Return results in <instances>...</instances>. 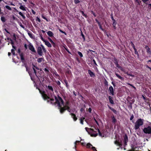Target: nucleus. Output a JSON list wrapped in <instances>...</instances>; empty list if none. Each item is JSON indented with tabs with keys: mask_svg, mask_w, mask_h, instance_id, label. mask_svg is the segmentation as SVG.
I'll use <instances>...</instances> for the list:
<instances>
[{
	"mask_svg": "<svg viewBox=\"0 0 151 151\" xmlns=\"http://www.w3.org/2000/svg\"><path fill=\"white\" fill-rule=\"evenodd\" d=\"M45 93V92L44 91L41 93L43 99L44 100H47L48 103H50L52 105L55 104V103H54V99L53 98H50L47 96Z\"/></svg>",
	"mask_w": 151,
	"mask_h": 151,
	"instance_id": "obj_1",
	"label": "nucleus"
},
{
	"mask_svg": "<svg viewBox=\"0 0 151 151\" xmlns=\"http://www.w3.org/2000/svg\"><path fill=\"white\" fill-rule=\"evenodd\" d=\"M41 47L40 46L38 47L37 49V52L38 55L40 56H42L43 55L42 50L44 52L46 53V50L42 45H41Z\"/></svg>",
	"mask_w": 151,
	"mask_h": 151,
	"instance_id": "obj_2",
	"label": "nucleus"
},
{
	"mask_svg": "<svg viewBox=\"0 0 151 151\" xmlns=\"http://www.w3.org/2000/svg\"><path fill=\"white\" fill-rule=\"evenodd\" d=\"M144 119L140 118L137 120L135 123L134 125L135 129L136 130L139 129V127L143 124Z\"/></svg>",
	"mask_w": 151,
	"mask_h": 151,
	"instance_id": "obj_3",
	"label": "nucleus"
},
{
	"mask_svg": "<svg viewBox=\"0 0 151 151\" xmlns=\"http://www.w3.org/2000/svg\"><path fill=\"white\" fill-rule=\"evenodd\" d=\"M54 97L56 101L55 102H54V103H55V105L56 104H58L61 103V104H62L63 105H64V101L60 96H58V99L56 96H54Z\"/></svg>",
	"mask_w": 151,
	"mask_h": 151,
	"instance_id": "obj_4",
	"label": "nucleus"
},
{
	"mask_svg": "<svg viewBox=\"0 0 151 151\" xmlns=\"http://www.w3.org/2000/svg\"><path fill=\"white\" fill-rule=\"evenodd\" d=\"M143 132L146 134H151V127L150 126H148L147 127L144 128L143 129Z\"/></svg>",
	"mask_w": 151,
	"mask_h": 151,
	"instance_id": "obj_5",
	"label": "nucleus"
},
{
	"mask_svg": "<svg viewBox=\"0 0 151 151\" xmlns=\"http://www.w3.org/2000/svg\"><path fill=\"white\" fill-rule=\"evenodd\" d=\"M28 48L33 53H36L37 52L35 49L33 45L31 44H29L28 45Z\"/></svg>",
	"mask_w": 151,
	"mask_h": 151,
	"instance_id": "obj_6",
	"label": "nucleus"
},
{
	"mask_svg": "<svg viewBox=\"0 0 151 151\" xmlns=\"http://www.w3.org/2000/svg\"><path fill=\"white\" fill-rule=\"evenodd\" d=\"M109 94L112 96L114 95V89L113 87L111 86L109 88Z\"/></svg>",
	"mask_w": 151,
	"mask_h": 151,
	"instance_id": "obj_7",
	"label": "nucleus"
},
{
	"mask_svg": "<svg viewBox=\"0 0 151 151\" xmlns=\"http://www.w3.org/2000/svg\"><path fill=\"white\" fill-rule=\"evenodd\" d=\"M114 143L115 144L121 147L122 145V142H119V141L117 140H116L114 142ZM121 149H122V147H121Z\"/></svg>",
	"mask_w": 151,
	"mask_h": 151,
	"instance_id": "obj_8",
	"label": "nucleus"
},
{
	"mask_svg": "<svg viewBox=\"0 0 151 151\" xmlns=\"http://www.w3.org/2000/svg\"><path fill=\"white\" fill-rule=\"evenodd\" d=\"M145 48L146 50L147 53L150 55H151V50L150 48L147 45L145 46Z\"/></svg>",
	"mask_w": 151,
	"mask_h": 151,
	"instance_id": "obj_9",
	"label": "nucleus"
},
{
	"mask_svg": "<svg viewBox=\"0 0 151 151\" xmlns=\"http://www.w3.org/2000/svg\"><path fill=\"white\" fill-rule=\"evenodd\" d=\"M70 115L71 116V117L72 118L74 121H76L77 119V118L76 117V115L73 113H70Z\"/></svg>",
	"mask_w": 151,
	"mask_h": 151,
	"instance_id": "obj_10",
	"label": "nucleus"
},
{
	"mask_svg": "<svg viewBox=\"0 0 151 151\" xmlns=\"http://www.w3.org/2000/svg\"><path fill=\"white\" fill-rule=\"evenodd\" d=\"M115 75L119 79H120L121 81H123L124 80V77L121 76L120 75L116 73V72L115 73Z\"/></svg>",
	"mask_w": 151,
	"mask_h": 151,
	"instance_id": "obj_11",
	"label": "nucleus"
},
{
	"mask_svg": "<svg viewBox=\"0 0 151 151\" xmlns=\"http://www.w3.org/2000/svg\"><path fill=\"white\" fill-rule=\"evenodd\" d=\"M88 74H89L90 77H94L95 76V74L92 72L91 70H88Z\"/></svg>",
	"mask_w": 151,
	"mask_h": 151,
	"instance_id": "obj_12",
	"label": "nucleus"
},
{
	"mask_svg": "<svg viewBox=\"0 0 151 151\" xmlns=\"http://www.w3.org/2000/svg\"><path fill=\"white\" fill-rule=\"evenodd\" d=\"M60 112L61 114H62L64 113V111L66 110L65 109V107L64 106L62 107H61L59 109Z\"/></svg>",
	"mask_w": 151,
	"mask_h": 151,
	"instance_id": "obj_13",
	"label": "nucleus"
},
{
	"mask_svg": "<svg viewBox=\"0 0 151 151\" xmlns=\"http://www.w3.org/2000/svg\"><path fill=\"white\" fill-rule=\"evenodd\" d=\"M20 56L22 62L24 63L25 61V59L24 57V55L23 53H22L20 54Z\"/></svg>",
	"mask_w": 151,
	"mask_h": 151,
	"instance_id": "obj_14",
	"label": "nucleus"
},
{
	"mask_svg": "<svg viewBox=\"0 0 151 151\" xmlns=\"http://www.w3.org/2000/svg\"><path fill=\"white\" fill-rule=\"evenodd\" d=\"M108 98L109 100V102L110 104H114V102L112 99V98L111 96H109Z\"/></svg>",
	"mask_w": 151,
	"mask_h": 151,
	"instance_id": "obj_15",
	"label": "nucleus"
},
{
	"mask_svg": "<svg viewBox=\"0 0 151 151\" xmlns=\"http://www.w3.org/2000/svg\"><path fill=\"white\" fill-rule=\"evenodd\" d=\"M116 67H117L119 69L121 70L123 72H124V70L123 68L120 66L119 64L118 63L116 64H115Z\"/></svg>",
	"mask_w": 151,
	"mask_h": 151,
	"instance_id": "obj_16",
	"label": "nucleus"
},
{
	"mask_svg": "<svg viewBox=\"0 0 151 151\" xmlns=\"http://www.w3.org/2000/svg\"><path fill=\"white\" fill-rule=\"evenodd\" d=\"M116 67H117L119 69L121 70L123 72H124V70L123 68L120 66L119 64L118 63L116 64H115Z\"/></svg>",
	"mask_w": 151,
	"mask_h": 151,
	"instance_id": "obj_17",
	"label": "nucleus"
},
{
	"mask_svg": "<svg viewBox=\"0 0 151 151\" xmlns=\"http://www.w3.org/2000/svg\"><path fill=\"white\" fill-rule=\"evenodd\" d=\"M45 44L49 47H51L52 45L51 44L47 41L45 40L44 42Z\"/></svg>",
	"mask_w": 151,
	"mask_h": 151,
	"instance_id": "obj_18",
	"label": "nucleus"
},
{
	"mask_svg": "<svg viewBox=\"0 0 151 151\" xmlns=\"http://www.w3.org/2000/svg\"><path fill=\"white\" fill-rule=\"evenodd\" d=\"M47 35L50 37H53L54 35V34L53 32H52L50 31H49L47 32Z\"/></svg>",
	"mask_w": 151,
	"mask_h": 151,
	"instance_id": "obj_19",
	"label": "nucleus"
},
{
	"mask_svg": "<svg viewBox=\"0 0 151 151\" xmlns=\"http://www.w3.org/2000/svg\"><path fill=\"white\" fill-rule=\"evenodd\" d=\"M124 142H128V136L126 134H125L124 136Z\"/></svg>",
	"mask_w": 151,
	"mask_h": 151,
	"instance_id": "obj_20",
	"label": "nucleus"
},
{
	"mask_svg": "<svg viewBox=\"0 0 151 151\" xmlns=\"http://www.w3.org/2000/svg\"><path fill=\"white\" fill-rule=\"evenodd\" d=\"M37 61L38 63H40L42 61H44V59L43 57L39 58L38 59Z\"/></svg>",
	"mask_w": 151,
	"mask_h": 151,
	"instance_id": "obj_21",
	"label": "nucleus"
},
{
	"mask_svg": "<svg viewBox=\"0 0 151 151\" xmlns=\"http://www.w3.org/2000/svg\"><path fill=\"white\" fill-rule=\"evenodd\" d=\"M111 118L112 120V122L114 124H115L116 122V120L114 116L113 115V116H111Z\"/></svg>",
	"mask_w": 151,
	"mask_h": 151,
	"instance_id": "obj_22",
	"label": "nucleus"
},
{
	"mask_svg": "<svg viewBox=\"0 0 151 151\" xmlns=\"http://www.w3.org/2000/svg\"><path fill=\"white\" fill-rule=\"evenodd\" d=\"M63 47L68 53L71 54V53L69 51L67 47L65 45H64V46H63Z\"/></svg>",
	"mask_w": 151,
	"mask_h": 151,
	"instance_id": "obj_23",
	"label": "nucleus"
},
{
	"mask_svg": "<svg viewBox=\"0 0 151 151\" xmlns=\"http://www.w3.org/2000/svg\"><path fill=\"white\" fill-rule=\"evenodd\" d=\"M66 73L69 75H70L71 74V70L68 68L66 70Z\"/></svg>",
	"mask_w": 151,
	"mask_h": 151,
	"instance_id": "obj_24",
	"label": "nucleus"
},
{
	"mask_svg": "<svg viewBox=\"0 0 151 151\" xmlns=\"http://www.w3.org/2000/svg\"><path fill=\"white\" fill-rule=\"evenodd\" d=\"M49 90L51 91L52 92H53V89L52 86H46Z\"/></svg>",
	"mask_w": 151,
	"mask_h": 151,
	"instance_id": "obj_25",
	"label": "nucleus"
},
{
	"mask_svg": "<svg viewBox=\"0 0 151 151\" xmlns=\"http://www.w3.org/2000/svg\"><path fill=\"white\" fill-rule=\"evenodd\" d=\"M11 36H12V40H13L14 41L16 40L17 38L16 37V35L15 33H14L12 35H11Z\"/></svg>",
	"mask_w": 151,
	"mask_h": 151,
	"instance_id": "obj_26",
	"label": "nucleus"
},
{
	"mask_svg": "<svg viewBox=\"0 0 151 151\" xmlns=\"http://www.w3.org/2000/svg\"><path fill=\"white\" fill-rule=\"evenodd\" d=\"M48 39L49 40V41L53 45H55V43L52 41V40L51 39V38L49 37L48 38Z\"/></svg>",
	"mask_w": 151,
	"mask_h": 151,
	"instance_id": "obj_27",
	"label": "nucleus"
},
{
	"mask_svg": "<svg viewBox=\"0 0 151 151\" xmlns=\"http://www.w3.org/2000/svg\"><path fill=\"white\" fill-rule=\"evenodd\" d=\"M132 103L130 102L129 103V104L128 106V107L129 109H131L132 108Z\"/></svg>",
	"mask_w": 151,
	"mask_h": 151,
	"instance_id": "obj_28",
	"label": "nucleus"
},
{
	"mask_svg": "<svg viewBox=\"0 0 151 151\" xmlns=\"http://www.w3.org/2000/svg\"><path fill=\"white\" fill-rule=\"evenodd\" d=\"M53 76H56L57 77H60L59 75L57 73L56 71H55L54 72L52 73Z\"/></svg>",
	"mask_w": 151,
	"mask_h": 151,
	"instance_id": "obj_29",
	"label": "nucleus"
},
{
	"mask_svg": "<svg viewBox=\"0 0 151 151\" xmlns=\"http://www.w3.org/2000/svg\"><path fill=\"white\" fill-rule=\"evenodd\" d=\"M96 130H98V133H99V136H100L101 137H104V136L102 134V133L101 132L100 130H99V129L98 128H97V129H96Z\"/></svg>",
	"mask_w": 151,
	"mask_h": 151,
	"instance_id": "obj_30",
	"label": "nucleus"
},
{
	"mask_svg": "<svg viewBox=\"0 0 151 151\" xmlns=\"http://www.w3.org/2000/svg\"><path fill=\"white\" fill-rule=\"evenodd\" d=\"M109 108L111 109L115 114H117V111L116 110L114 109L113 108H111V107L109 106Z\"/></svg>",
	"mask_w": 151,
	"mask_h": 151,
	"instance_id": "obj_31",
	"label": "nucleus"
},
{
	"mask_svg": "<svg viewBox=\"0 0 151 151\" xmlns=\"http://www.w3.org/2000/svg\"><path fill=\"white\" fill-rule=\"evenodd\" d=\"M64 81L65 83V86H66L67 88H68V87H69V85L68 84V81H67V80H66V79H65L64 80Z\"/></svg>",
	"mask_w": 151,
	"mask_h": 151,
	"instance_id": "obj_32",
	"label": "nucleus"
},
{
	"mask_svg": "<svg viewBox=\"0 0 151 151\" xmlns=\"http://www.w3.org/2000/svg\"><path fill=\"white\" fill-rule=\"evenodd\" d=\"M32 69L34 71V73L35 74V75H36V77L37 78L39 79V77L38 76H37V72H36V71L35 70V68H34V67H33L32 68Z\"/></svg>",
	"mask_w": 151,
	"mask_h": 151,
	"instance_id": "obj_33",
	"label": "nucleus"
},
{
	"mask_svg": "<svg viewBox=\"0 0 151 151\" xmlns=\"http://www.w3.org/2000/svg\"><path fill=\"white\" fill-rule=\"evenodd\" d=\"M85 119V118L84 117H82V118L80 119V123L81 124H83V121Z\"/></svg>",
	"mask_w": 151,
	"mask_h": 151,
	"instance_id": "obj_34",
	"label": "nucleus"
},
{
	"mask_svg": "<svg viewBox=\"0 0 151 151\" xmlns=\"http://www.w3.org/2000/svg\"><path fill=\"white\" fill-rule=\"evenodd\" d=\"M114 63L115 64L118 63V60L116 58H114Z\"/></svg>",
	"mask_w": 151,
	"mask_h": 151,
	"instance_id": "obj_35",
	"label": "nucleus"
},
{
	"mask_svg": "<svg viewBox=\"0 0 151 151\" xmlns=\"http://www.w3.org/2000/svg\"><path fill=\"white\" fill-rule=\"evenodd\" d=\"M19 8L23 11H26L25 7L23 6H21L19 7Z\"/></svg>",
	"mask_w": 151,
	"mask_h": 151,
	"instance_id": "obj_36",
	"label": "nucleus"
},
{
	"mask_svg": "<svg viewBox=\"0 0 151 151\" xmlns=\"http://www.w3.org/2000/svg\"><path fill=\"white\" fill-rule=\"evenodd\" d=\"M81 0H74V2L75 4H79L81 2Z\"/></svg>",
	"mask_w": 151,
	"mask_h": 151,
	"instance_id": "obj_37",
	"label": "nucleus"
},
{
	"mask_svg": "<svg viewBox=\"0 0 151 151\" xmlns=\"http://www.w3.org/2000/svg\"><path fill=\"white\" fill-rule=\"evenodd\" d=\"M1 20L3 22H5L6 21V19L4 17H1Z\"/></svg>",
	"mask_w": 151,
	"mask_h": 151,
	"instance_id": "obj_38",
	"label": "nucleus"
},
{
	"mask_svg": "<svg viewBox=\"0 0 151 151\" xmlns=\"http://www.w3.org/2000/svg\"><path fill=\"white\" fill-rule=\"evenodd\" d=\"M142 97H143V99L145 100V102H147V101H148L149 100V98H145V97L144 96H142Z\"/></svg>",
	"mask_w": 151,
	"mask_h": 151,
	"instance_id": "obj_39",
	"label": "nucleus"
},
{
	"mask_svg": "<svg viewBox=\"0 0 151 151\" xmlns=\"http://www.w3.org/2000/svg\"><path fill=\"white\" fill-rule=\"evenodd\" d=\"M78 54L81 57H83V55L82 53L78 51L77 52Z\"/></svg>",
	"mask_w": 151,
	"mask_h": 151,
	"instance_id": "obj_40",
	"label": "nucleus"
},
{
	"mask_svg": "<svg viewBox=\"0 0 151 151\" xmlns=\"http://www.w3.org/2000/svg\"><path fill=\"white\" fill-rule=\"evenodd\" d=\"M87 147L90 148L91 146H92V145L90 143H87L86 144Z\"/></svg>",
	"mask_w": 151,
	"mask_h": 151,
	"instance_id": "obj_41",
	"label": "nucleus"
},
{
	"mask_svg": "<svg viewBox=\"0 0 151 151\" xmlns=\"http://www.w3.org/2000/svg\"><path fill=\"white\" fill-rule=\"evenodd\" d=\"M148 4L147 8L150 10H151V3L150 4Z\"/></svg>",
	"mask_w": 151,
	"mask_h": 151,
	"instance_id": "obj_42",
	"label": "nucleus"
},
{
	"mask_svg": "<svg viewBox=\"0 0 151 151\" xmlns=\"http://www.w3.org/2000/svg\"><path fill=\"white\" fill-rule=\"evenodd\" d=\"M5 7L7 9H8L9 10H11L12 9L9 6L6 5L5 6Z\"/></svg>",
	"mask_w": 151,
	"mask_h": 151,
	"instance_id": "obj_43",
	"label": "nucleus"
},
{
	"mask_svg": "<svg viewBox=\"0 0 151 151\" xmlns=\"http://www.w3.org/2000/svg\"><path fill=\"white\" fill-rule=\"evenodd\" d=\"M104 84L105 86H108V82L106 80V79H105V80L104 82Z\"/></svg>",
	"mask_w": 151,
	"mask_h": 151,
	"instance_id": "obj_44",
	"label": "nucleus"
},
{
	"mask_svg": "<svg viewBox=\"0 0 151 151\" xmlns=\"http://www.w3.org/2000/svg\"><path fill=\"white\" fill-rule=\"evenodd\" d=\"M44 70L45 72L47 73V74H48L49 73V70L46 68H45L44 69Z\"/></svg>",
	"mask_w": 151,
	"mask_h": 151,
	"instance_id": "obj_45",
	"label": "nucleus"
},
{
	"mask_svg": "<svg viewBox=\"0 0 151 151\" xmlns=\"http://www.w3.org/2000/svg\"><path fill=\"white\" fill-rule=\"evenodd\" d=\"M40 39H41V40L43 41L44 42L46 40H45L43 38V37H42V35H40Z\"/></svg>",
	"mask_w": 151,
	"mask_h": 151,
	"instance_id": "obj_46",
	"label": "nucleus"
},
{
	"mask_svg": "<svg viewBox=\"0 0 151 151\" xmlns=\"http://www.w3.org/2000/svg\"><path fill=\"white\" fill-rule=\"evenodd\" d=\"M59 30L60 32H61V33L64 34L65 35H67V33L65 32L62 31V30H61L60 29H59Z\"/></svg>",
	"mask_w": 151,
	"mask_h": 151,
	"instance_id": "obj_47",
	"label": "nucleus"
},
{
	"mask_svg": "<svg viewBox=\"0 0 151 151\" xmlns=\"http://www.w3.org/2000/svg\"><path fill=\"white\" fill-rule=\"evenodd\" d=\"M64 106L65 107V109H66V110H68L70 109V107L68 106Z\"/></svg>",
	"mask_w": 151,
	"mask_h": 151,
	"instance_id": "obj_48",
	"label": "nucleus"
},
{
	"mask_svg": "<svg viewBox=\"0 0 151 151\" xmlns=\"http://www.w3.org/2000/svg\"><path fill=\"white\" fill-rule=\"evenodd\" d=\"M98 25L99 26V28L102 30H103V31L104 30V29H103L102 26H101V24H99Z\"/></svg>",
	"mask_w": 151,
	"mask_h": 151,
	"instance_id": "obj_49",
	"label": "nucleus"
},
{
	"mask_svg": "<svg viewBox=\"0 0 151 151\" xmlns=\"http://www.w3.org/2000/svg\"><path fill=\"white\" fill-rule=\"evenodd\" d=\"M91 14L93 15L94 17H96V14L93 11H91Z\"/></svg>",
	"mask_w": 151,
	"mask_h": 151,
	"instance_id": "obj_50",
	"label": "nucleus"
},
{
	"mask_svg": "<svg viewBox=\"0 0 151 151\" xmlns=\"http://www.w3.org/2000/svg\"><path fill=\"white\" fill-rule=\"evenodd\" d=\"M10 42L12 46H13V45H14V43L12 39H10Z\"/></svg>",
	"mask_w": 151,
	"mask_h": 151,
	"instance_id": "obj_51",
	"label": "nucleus"
},
{
	"mask_svg": "<svg viewBox=\"0 0 151 151\" xmlns=\"http://www.w3.org/2000/svg\"><path fill=\"white\" fill-rule=\"evenodd\" d=\"M98 135V134L96 133H93L92 134L91 136H92L96 137Z\"/></svg>",
	"mask_w": 151,
	"mask_h": 151,
	"instance_id": "obj_52",
	"label": "nucleus"
},
{
	"mask_svg": "<svg viewBox=\"0 0 151 151\" xmlns=\"http://www.w3.org/2000/svg\"><path fill=\"white\" fill-rule=\"evenodd\" d=\"M134 53L135 54L137 55L138 57H139V55L138 53V52L137 51V50H134Z\"/></svg>",
	"mask_w": 151,
	"mask_h": 151,
	"instance_id": "obj_53",
	"label": "nucleus"
},
{
	"mask_svg": "<svg viewBox=\"0 0 151 151\" xmlns=\"http://www.w3.org/2000/svg\"><path fill=\"white\" fill-rule=\"evenodd\" d=\"M11 52L13 55H15V52L14 50V49H12L11 50Z\"/></svg>",
	"mask_w": 151,
	"mask_h": 151,
	"instance_id": "obj_54",
	"label": "nucleus"
},
{
	"mask_svg": "<svg viewBox=\"0 0 151 151\" xmlns=\"http://www.w3.org/2000/svg\"><path fill=\"white\" fill-rule=\"evenodd\" d=\"M58 109H60L61 108V107H62V106H61L60 103L59 104H58Z\"/></svg>",
	"mask_w": 151,
	"mask_h": 151,
	"instance_id": "obj_55",
	"label": "nucleus"
},
{
	"mask_svg": "<svg viewBox=\"0 0 151 151\" xmlns=\"http://www.w3.org/2000/svg\"><path fill=\"white\" fill-rule=\"evenodd\" d=\"M127 75L128 76H131V77H134V75H132V74H129V73H126Z\"/></svg>",
	"mask_w": 151,
	"mask_h": 151,
	"instance_id": "obj_56",
	"label": "nucleus"
},
{
	"mask_svg": "<svg viewBox=\"0 0 151 151\" xmlns=\"http://www.w3.org/2000/svg\"><path fill=\"white\" fill-rule=\"evenodd\" d=\"M36 20L37 21H38L39 22H41L40 19L38 17H37L36 19Z\"/></svg>",
	"mask_w": 151,
	"mask_h": 151,
	"instance_id": "obj_57",
	"label": "nucleus"
},
{
	"mask_svg": "<svg viewBox=\"0 0 151 151\" xmlns=\"http://www.w3.org/2000/svg\"><path fill=\"white\" fill-rule=\"evenodd\" d=\"M113 22V24H116V21L114 19L112 20Z\"/></svg>",
	"mask_w": 151,
	"mask_h": 151,
	"instance_id": "obj_58",
	"label": "nucleus"
},
{
	"mask_svg": "<svg viewBox=\"0 0 151 151\" xmlns=\"http://www.w3.org/2000/svg\"><path fill=\"white\" fill-rule=\"evenodd\" d=\"M81 35L82 37L83 38V39L84 41L85 40V37L84 35L83 34V33L82 32L81 34Z\"/></svg>",
	"mask_w": 151,
	"mask_h": 151,
	"instance_id": "obj_59",
	"label": "nucleus"
},
{
	"mask_svg": "<svg viewBox=\"0 0 151 151\" xmlns=\"http://www.w3.org/2000/svg\"><path fill=\"white\" fill-rule=\"evenodd\" d=\"M134 118V116L133 114H132V115L131 116V117L130 118V120H132Z\"/></svg>",
	"mask_w": 151,
	"mask_h": 151,
	"instance_id": "obj_60",
	"label": "nucleus"
},
{
	"mask_svg": "<svg viewBox=\"0 0 151 151\" xmlns=\"http://www.w3.org/2000/svg\"><path fill=\"white\" fill-rule=\"evenodd\" d=\"M92 149L93 150V151H97L96 150L95 147H92Z\"/></svg>",
	"mask_w": 151,
	"mask_h": 151,
	"instance_id": "obj_61",
	"label": "nucleus"
},
{
	"mask_svg": "<svg viewBox=\"0 0 151 151\" xmlns=\"http://www.w3.org/2000/svg\"><path fill=\"white\" fill-rule=\"evenodd\" d=\"M56 83H57V84L58 86H60V83L59 81H56Z\"/></svg>",
	"mask_w": 151,
	"mask_h": 151,
	"instance_id": "obj_62",
	"label": "nucleus"
},
{
	"mask_svg": "<svg viewBox=\"0 0 151 151\" xmlns=\"http://www.w3.org/2000/svg\"><path fill=\"white\" fill-rule=\"evenodd\" d=\"M149 0H142V1L143 2L146 4H147L146 3V2H147Z\"/></svg>",
	"mask_w": 151,
	"mask_h": 151,
	"instance_id": "obj_63",
	"label": "nucleus"
},
{
	"mask_svg": "<svg viewBox=\"0 0 151 151\" xmlns=\"http://www.w3.org/2000/svg\"><path fill=\"white\" fill-rule=\"evenodd\" d=\"M32 12L34 15L35 14H36V12H35V11L32 9H31Z\"/></svg>",
	"mask_w": 151,
	"mask_h": 151,
	"instance_id": "obj_64",
	"label": "nucleus"
}]
</instances>
